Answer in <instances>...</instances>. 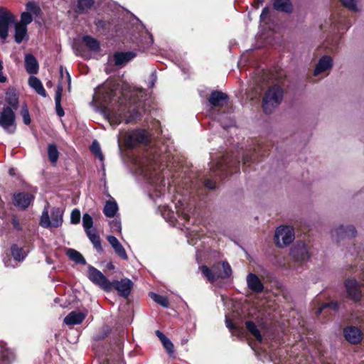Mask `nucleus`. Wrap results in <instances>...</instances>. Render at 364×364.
<instances>
[{
	"label": "nucleus",
	"mask_w": 364,
	"mask_h": 364,
	"mask_svg": "<svg viewBox=\"0 0 364 364\" xmlns=\"http://www.w3.org/2000/svg\"><path fill=\"white\" fill-rule=\"evenodd\" d=\"M153 77H154V80H153V81L151 82V85H153L154 84V81L156 80V76H154V75H153Z\"/></svg>",
	"instance_id": "338daca9"
},
{
	"label": "nucleus",
	"mask_w": 364,
	"mask_h": 364,
	"mask_svg": "<svg viewBox=\"0 0 364 364\" xmlns=\"http://www.w3.org/2000/svg\"><path fill=\"white\" fill-rule=\"evenodd\" d=\"M150 297L158 304L161 305L163 307H168L169 305V302L168 299L166 296L157 294L154 292H151L149 294Z\"/></svg>",
	"instance_id": "58836bf2"
},
{
	"label": "nucleus",
	"mask_w": 364,
	"mask_h": 364,
	"mask_svg": "<svg viewBox=\"0 0 364 364\" xmlns=\"http://www.w3.org/2000/svg\"><path fill=\"white\" fill-rule=\"evenodd\" d=\"M345 286L350 298L355 301H359L361 297V291L358 282L355 279H347Z\"/></svg>",
	"instance_id": "ddd939ff"
},
{
	"label": "nucleus",
	"mask_w": 364,
	"mask_h": 364,
	"mask_svg": "<svg viewBox=\"0 0 364 364\" xmlns=\"http://www.w3.org/2000/svg\"><path fill=\"white\" fill-rule=\"evenodd\" d=\"M48 155L49 160L51 163L55 164L58 161L59 153L57 146L53 144H48Z\"/></svg>",
	"instance_id": "4c0bfd02"
},
{
	"label": "nucleus",
	"mask_w": 364,
	"mask_h": 364,
	"mask_svg": "<svg viewBox=\"0 0 364 364\" xmlns=\"http://www.w3.org/2000/svg\"><path fill=\"white\" fill-rule=\"evenodd\" d=\"M335 233L338 237H353L355 235L356 230L353 225H348L346 227L341 225L335 230Z\"/></svg>",
	"instance_id": "b1692460"
},
{
	"label": "nucleus",
	"mask_w": 364,
	"mask_h": 364,
	"mask_svg": "<svg viewBox=\"0 0 364 364\" xmlns=\"http://www.w3.org/2000/svg\"><path fill=\"white\" fill-rule=\"evenodd\" d=\"M67 255L69 258L77 264H85L86 261L83 256L77 250L74 249H68Z\"/></svg>",
	"instance_id": "473e14b6"
},
{
	"label": "nucleus",
	"mask_w": 364,
	"mask_h": 364,
	"mask_svg": "<svg viewBox=\"0 0 364 364\" xmlns=\"http://www.w3.org/2000/svg\"><path fill=\"white\" fill-rule=\"evenodd\" d=\"M5 100L8 104L7 106L11 107L13 110H16L18 107V97L14 92H7L6 93Z\"/></svg>",
	"instance_id": "2f4dec72"
},
{
	"label": "nucleus",
	"mask_w": 364,
	"mask_h": 364,
	"mask_svg": "<svg viewBox=\"0 0 364 364\" xmlns=\"http://www.w3.org/2000/svg\"><path fill=\"white\" fill-rule=\"evenodd\" d=\"M86 315L80 311H71L66 316L63 322L68 326L77 325L81 323L85 318Z\"/></svg>",
	"instance_id": "aec40b11"
},
{
	"label": "nucleus",
	"mask_w": 364,
	"mask_h": 364,
	"mask_svg": "<svg viewBox=\"0 0 364 364\" xmlns=\"http://www.w3.org/2000/svg\"><path fill=\"white\" fill-rule=\"evenodd\" d=\"M216 268L217 265H214L213 270H212L207 266L203 265L200 267V269L203 276L206 277L210 282H214L220 278L218 272H215Z\"/></svg>",
	"instance_id": "cd10ccee"
},
{
	"label": "nucleus",
	"mask_w": 364,
	"mask_h": 364,
	"mask_svg": "<svg viewBox=\"0 0 364 364\" xmlns=\"http://www.w3.org/2000/svg\"><path fill=\"white\" fill-rule=\"evenodd\" d=\"M136 53L132 51L117 52L113 55L115 65L122 66L135 58Z\"/></svg>",
	"instance_id": "f3484780"
},
{
	"label": "nucleus",
	"mask_w": 364,
	"mask_h": 364,
	"mask_svg": "<svg viewBox=\"0 0 364 364\" xmlns=\"http://www.w3.org/2000/svg\"><path fill=\"white\" fill-rule=\"evenodd\" d=\"M6 81V77L4 75L3 71L0 70V82L4 83Z\"/></svg>",
	"instance_id": "052dcab7"
},
{
	"label": "nucleus",
	"mask_w": 364,
	"mask_h": 364,
	"mask_svg": "<svg viewBox=\"0 0 364 364\" xmlns=\"http://www.w3.org/2000/svg\"><path fill=\"white\" fill-rule=\"evenodd\" d=\"M26 7L27 12H29L30 14L33 13V14L37 15L40 12L39 6L33 1L27 3Z\"/></svg>",
	"instance_id": "de8ad7c7"
},
{
	"label": "nucleus",
	"mask_w": 364,
	"mask_h": 364,
	"mask_svg": "<svg viewBox=\"0 0 364 364\" xmlns=\"http://www.w3.org/2000/svg\"><path fill=\"white\" fill-rule=\"evenodd\" d=\"M111 283L112 287L117 290L119 294L124 297H127L129 295L133 287L132 282L128 278L122 279L120 281L115 280Z\"/></svg>",
	"instance_id": "9b49d317"
},
{
	"label": "nucleus",
	"mask_w": 364,
	"mask_h": 364,
	"mask_svg": "<svg viewBox=\"0 0 364 364\" xmlns=\"http://www.w3.org/2000/svg\"><path fill=\"white\" fill-rule=\"evenodd\" d=\"M114 95L115 91L112 87L103 85L97 87L93 97L97 103L104 107L105 116L112 125L117 126L122 121L126 124L133 123L140 119L145 112L144 103L141 101L136 103H127L124 100H120L117 108L107 107V104L114 100Z\"/></svg>",
	"instance_id": "f257e3e1"
},
{
	"label": "nucleus",
	"mask_w": 364,
	"mask_h": 364,
	"mask_svg": "<svg viewBox=\"0 0 364 364\" xmlns=\"http://www.w3.org/2000/svg\"><path fill=\"white\" fill-rule=\"evenodd\" d=\"M9 173L11 176L14 175V168H10L9 171Z\"/></svg>",
	"instance_id": "e2e57ef3"
},
{
	"label": "nucleus",
	"mask_w": 364,
	"mask_h": 364,
	"mask_svg": "<svg viewBox=\"0 0 364 364\" xmlns=\"http://www.w3.org/2000/svg\"><path fill=\"white\" fill-rule=\"evenodd\" d=\"M136 172L147 181V183L151 186L153 191L155 192V196L150 193L151 197H159L161 196L164 191L165 182L160 174L156 171L152 164L141 165L136 169Z\"/></svg>",
	"instance_id": "f03ea898"
},
{
	"label": "nucleus",
	"mask_w": 364,
	"mask_h": 364,
	"mask_svg": "<svg viewBox=\"0 0 364 364\" xmlns=\"http://www.w3.org/2000/svg\"><path fill=\"white\" fill-rule=\"evenodd\" d=\"M221 265L223 268V272H218V274L220 276V278L225 279L230 277L232 274V269L228 262H223Z\"/></svg>",
	"instance_id": "a19ab883"
},
{
	"label": "nucleus",
	"mask_w": 364,
	"mask_h": 364,
	"mask_svg": "<svg viewBox=\"0 0 364 364\" xmlns=\"http://www.w3.org/2000/svg\"><path fill=\"white\" fill-rule=\"evenodd\" d=\"M291 255L296 262H304L309 257V251L304 242H297L291 250Z\"/></svg>",
	"instance_id": "9d476101"
},
{
	"label": "nucleus",
	"mask_w": 364,
	"mask_h": 364,
	"mask_svg": "<svg viewBox=\"0 0 364 364\" xmlns=\"http://www.w3.org/2000/svg\"><path fill=\"white\" fill-rule=\"evenodd\" d=\"M82 226L85 232L95 229L93 228V220L92 216L88 213H85L82 215Z\"/></svg>",
	"instance_id": "ea45409f"
},
{
	"label": "nucleus",
	"mask_w": 364,
	"mask_h": 364,
	"mask_svg": "<svg viewBox=\"0 0 364 364\" xmlns=\"http://www.w3.org/2000/svg\"><path fill=\"white\" fill-rule=\"evenodd\" d=\"M107 240L109 242V244L112 245V248L117 246L120 242H119L118 239L112 235L107 237Z\"/></svg>",
	"instance_id": "864d4df0"
},
{
	"label": "nucleus",
	"mask_w": 364,
	"mask_h": 364,
	"mask_svg": "<svg viewBox=\"0 0 364 364\" xmlns=\"http://www.w3.org/2000/svg\"><path fill=\"white\" fill-rule=\"evenodd\" d=\"M33 21V18L31 14L29 12H23L21 16V22H19L22 25H26L27 26L28 24L31 23Z\"/></svg>",
	"instance_id": "09e8293b"
},
{
	"label": "nucleus",
	"mask_w": 364,
	"mask_h": 364,
	"mask_svg": "<svg viewBox=\"0 0 364 364\" xmlns=\"http://www.w3.org/2000/svg\"><path fill=\"white\" fill-rule=\"evenodd\" d=\"M11 255L16 261L21 262L26 257V253L23 248L18 247L16 245H13L11 248Z\"/></svg>",
	"instance_id": "c9c22d12"
},
{
	"label": "nucleus",
	"mask_w": 364,
	"mask_h": 364,
	"mask_svg": "<svg viewBox=\"0 0 364 364\" xmlns=\"http://www.w3.org/2000/svg\"><path fill=\"white\" fill-rule=\"evenodd\" d=\"M343 333L346 339L350 343L356 344L362 340L361 331L357 327H347L344 329Z\"/></svg>",
	"instance_id": "dca6fc26"
},
{
	"label": "nucleus",
	"mask_w": 364,
	"mask_h": 364,
	"mask_svg": "<svg viewBox=\"0 0 364 364\" xmlns=\"http://www.w3.org/2000/svg\"><path fill=\"white\" fill-rule=\"evenodd\" d=\"M15 16L10 11L4 7H0V37L5 40L8 37L9 28L14 23Z\"/></svg>",
	"instance_id": "1a4fd4ad"
},
{
	"label": "nucleus",
	"mask_w": 364,
	"mask_h": 364,
	"mask_svg": "<svg viewBox=\"0 0 364 364\" xmlns=\"http://www.w3.org/2000/svg\"><path fill=\"white\" fill-rule=\"evenodd\" d=\"M247 283L248 287L255 292L259 293L263 291L264 286L259 277L252 273H250L247 276Z\"/></svg>",
	"instance_id": "412c9836"
},
{
	"label": "nucleus",
	"mask_w": 364,
	"mask_h": 364,
	"mask_svg": "<svg viewBox=\"0 0 364 364\" xmlns=\"http://www.w3.org/2000/svg\"><path fill=\"white\" fill-rule=\"evenodd\" d=\"M0 127L8 134H14L16 129V114L11 107L4 106L0 111Z\"/></svg>",
	"instance_id": "39448f33"
},
{
	"label": "nucleus",
	"mask_w": 364,
	"mask_h": 364,
	"mask_svg": "<svg viewBox=\"0 0 364 364\" xmlns=\"http://www.w3.org/2000/svg\"><path fill=\"white\" fill-rule=\"evenodd\" d=\"M333 65V61L331 57L328 55L323 56L318 61L315 70L314 75H318L320 73L328 70Z\"/></svg>",
	"instance_id": "4be33fe9"
},
{
	"label": "nucleus",
	"mask_w": 364,
	"mask_h": 364,
	"mask_svg": "<svg viewBox=\"0 0 364 364\" xmlns=\"http://www.w3.org/2000/svg\"><path fill=\"white\" fill-rule=\"evenodd\" d=\"M177 208V214L178 217L181 218V220H184V222L188 221L189 219V216L186 212H185L184 210H181L178 207H176Z\"/></svg>",
	"instance_id": "603ef678"
},
{
	"label": "nucleus",
	"mask_w": 364,
	"mask_h": 364,
	"mask_svg": "<svg viewBox=\"0 0 364 364\" xmlns=\"http://www.w3.org/2000/svg\"><path fill=\"white\" fill-rule=\"evenodd\" d=\"M115 253L122 259L127 260L128 259L126 251L121 243L113 247Z\"/></svg>",
	"instance_id": "a18cd8bd"
},
{
	"label": "nucleus",
	"mask_w": 364,
	"mask_h": 364,
	"mask_svg": "<svg viewBox=\"0 0 364 364\" xmlns=\"http://www.w3.org/2000/svg\"><path fill=\"white\" fill-rule=\"evenodd\" d=\"M360 278L364 282V272L362 273V275L360 276Z\"/></svg>",
	"instance_id": "69168bd1"
},
{
	"label": "nucleus",
	"mask_w": 364,
	"mask_h": 364,
	"mask_svg": "<svg viewBox=\"0 0 364 364\" xmlns=\"http://www.w3.org/2000/svg\"><path fill=\"white\" fill-rule=\"evenodd\" d=\"M191 237V235L188 236V237ZM188 242L191 245H196V242H194V241H193V238H188Z\"/></svg>",
	"instance_id": "680f3d73"
},
{
	"label": "nucleus",
	"mask_w": 364,
	"mask_h": 364,
	"mask_svg": "<svg viewBox=\"0 0 364 364\" xmlns=\"http://www.w3.org/2000/svg\"><path fill=\"white\" fill-rule=\"evenodd\" d=\"M328 307H330L334 311H337L338 309V304L337 302H333V301H331L330 303H325L323 304H322L321 306V307H319L317 311H316V314L317 315H319L322 311Z\"/></svg>",
	"instance_id": "c03bdc74"
},
{
	"label": "nucleus",
	"mask_w": 364,
	"mask_h": 364,
	"mask_svg": "<svg viewBox=\"0 0 364 364\" xmlns=\"http://www.w3.org/2000/svg\"><path fill=\"white\" fill-rule=\"evenodd\" d=\"M358 0H342L343 6L352 11H357L356 2Z\"/></svg>",
	"instance_id": "8fccbe9b"
},
{
	"label": "nucleus",
	"mask_w": 364,
	"mask_h": 364,
	"mask_svg": "<svg viewBox=\"0 0 364 364\" xmlns=\"http://www.w3.org/2000/svg\"><path fill=\"white\" fill-rule=\"evenodd\" d=\"M228 95L221 91H213L208 98V102L212 107H221L227 104Z\"/></svg>",
	"instance_id": "f8f14e48"
},
{
	"label": "nucleus",
	"mask_w": 364,
	"mask_h": 364,
	"mask_svg": "<svg viewBox=\"0 0 364 364\" xmlns=\"http://www.w3.org/2000/svg\"><path fill=\"white\" fill-rule=\"evenodd\" d=\"M89 240L92 243L94 247L98 251L101 252L102 250V247L101 245V240L99 235L97 232L96 229L89 230L85 232Z\"/></svg>",
	"instance_id": "c85d7f7f"
},
{
	"label": "nucleus",
	"mask_w": 364,
	"mask_h": 364,
	"mask_svg": "<svg viewBox=\"0 0 364 364\" xmlns=\"http://www.w3.org/2000/svg\"><path fill=\"white\" fill-rule=\"evenodd\" d=\"M80 211L75 208L73 210L70 214V223L74 225H77L80 222Z\"/></svg>",
	"instance_id": "49530a36"
},
{
	"label": "nucleus",
	"mask_w": 364,
	"mask_h": 364,
	"mask_svg": "<svg viewBox=\"0 0 364 364\" xmlns=\"http://www.w3.org/2000/svg\"><path fill=\"white\" fill-rule=\"evenodd\" d=\"M0 70H3V62L0 60Z\"/></svg>",
	"instance_id": "0e129e2a"
},
{
	"label": "nucleus",
	"mask_w": 364,
	"mask_h": 364,
	"mask_svg": "<svg viewBox=\"0 0 364 364\" xmlns=\"http://www.w3.org/2000/svg\"><path fill=\"white\" fill-rule=\"evenodd\" d=\"M294 230L290 226H280L275 230L274 240L279 247H284L294 240Z\"/></svg>",
	"instance_id": "423d86ee"
},
{
	"label": "nucleus",
	"mask_w": 364,
	"mask_h": 364,
	"mask_svg": "<svg viewBox=\"0 0 364 364\" xmlns=\"http://www.w3.org/2000/svg\"><path fill=\"white\" fill-rule=\"evenodd\" d=\"M284 92L279 85H273L265 92L262 99V108L266 114H271L282 102Z\"/></svg>",
	"instance_id": "7ed1b4c3"
},
{
	"label": "nucleus",
	"mask_w": 364,
	"mask_h": 364,
	"mask_svg": "<svg viewBox=\"0 0 364 364\" xmlns=\"http://www.w3.org/2000/svg\"><path fill=\"white\" fill-rule=\"evenodd\" d=\"M25 69L31 75L37 74L39 70L38 63L32 54H26L24 58Z\"/></svg>",
	"instance_id": "a211bd4d"
},
{
	"label": "nucleus",
	"mask_w": 364,
	"mask_h": 364,
	"mask_svg": "<svg viewBox=\"0 0 364 364\" xmlns=\"http://www.w3.org/2000/svg\"><path fill=\"white\" fill-rule=\"evenodd\" d=\"M11 223L16 230H21V227L19 220H18V218L16 216H14L12 218Z\"/></svg>",
	"instance_id": "5fc2aeb1"
},
{
	"label": "nucleus",
	"mask_w": 364,
	"mask_h": 364,
	"mask_svg": "<svg viewBox=\"0 0 364 364\" xmlns=\"http://www.w3.org/2000/svg\"><path fill=\"white\" fill-rule=\"evenodd\" d=\"M230 165L228 164L227 159H222L211 166L210 170L215 176L220 178H224L228 173H232L230 170Z\"/></svg>",
	"instance_id": "4468645a"
},
{
	"label": "nucleus",
	"mask_w": 364,
	"mask_h": 364,
	"mask_svg": "<svg viewBox=\"0 0 364 364\" xmlns=\"http://www.w3.org/2000/svg\"><path fill=\"white\" fill-rule=\"evenodd\" d=\"M124 142L129 148H133L138 144H146L149 142V134L144 129H136L126 133Z\"/></svg>",
	"instance_id": "6e6552de"
},
{
	"label": "nucleus",
	"mask_w": 364,
	"mask_h": 364,
	"mask_svg": "<svg viewBox=\"0 0 364 364\" xmlns=\"http://www.w3.org/2000/svg\"><path fill=\"white\" fill-rule=\"evenodd\" d=\"M273 6L274 9L282 12L290 13L292 11L290 0H274Z\"/></svg>",
	"instance_id": "bb28decb"
},
{
	"label": "nucleus",
	"mask_w": 364,
	"mask_h": 364,
	"mask_svg": "<svg viewBox=\"0 0 364 364\" xmlns=\"http://www.w3.org/2000/svg\"><path fill=\"white\" fill-rule=\"evenodd\" d=\"M94 4V0H78L77 1V10L79 13H85Z\"/></svg>",
	"instance_id": "e433bc0d"
},
{
	"label": "nucleus",
	"mask_w": 364,
	"mask_h": 364,
	"mask_svg": "<svg viewBox=\"0 0 364 364\" xmlns=\"http://www.w3.org/2000/svg\"><path fill=\"white\" fill-rule=\"evenodd\" d=\"M225 323H226V326L230 331L237 329V327L232 323V321L228 318V316L225 317Z\"/></svg>",
	"instance_id": "6e6d98bb"
},
{
	"label": "nucleus",
	"mask_w": 364,
	"mask_h": 364,
	"mask_svg": "<svg viewBox=\"0 0 364 364\" xmlns=\"http://www.w3.org/2000/svg\"><path fill=\"white\" fill-rule=\"evenodd\" d=\"M15 358L14 352L6 347V344L0 343V364H11Z\"/></svg>",
	"instance_id": "6ab92c4d"
},
{
	"label": "nucleus",
	"mask_w": 364,
	"mask_h": 364,
	"mask_svg": "<svg viewBox=\"0 0 364 364\" xmlns=\"http://www.w3.org/2000/svg\"><path fill=\"white\" fill-rule=\"evenodd\" d=\"M63 92V87L61 85H58L55 92V110L56 113L59 117H63L65 114L64 110L61 107V97Z\"/></svg>",
	"instance_id": "c756f323"
},
{
	"label": "nucleus",
	"mask_w": 364,
	"mask_h": 364,
	"mask_svg": "<svg viewBox=\"0 0 364 364\" xmlns=\"http://www.w3.org/2000/svg\"><path fill=\"white\" fill-rule=\"evenodd\" d=\"M4 264H5V265H6V266H7V267H9V264L7 263V262H6L5 259H4Z\"/></svg>",
	"instance_id": "774afa93"
},
{
	"label": "nucleus",
	"mask_w": 364,
	"mask_h": 364,
	"mask_svg": "<svg viewBox=\"0 0 364 364\" xmlns=\"http://www.w3.org/2000/svg\"><path fill=\"white\" fill-rule=\"evenodd\" d=\"M245 326L250 333L259 341L261 342L262 341V336L260 333V331L257 328V326L254 322L248 321L245 322Z\"/></svg>",
	"instance_id": "72a5a7b5"
},
{
	"label": "nucleus",
	"mask_w": 364,
	"mask_h": 364,
	"mask_svg": "<svg viewBox=\"0 0 364 364\" xmlns=\"http://www.w3.org/2000/svg\"><path fill=\"white\" fill-rule=\"evenodd\" d=\"M27 37V26L20 23L15 24L14 39L17 43H21Z\"/></svg>",
	"instance_id": "393cba45"
},
{
	"label": "nucleus",
	"mask_w": 364,
	"mask_h": 364,
	"mask_svg": "<svg viewBox=\"0 0 364 364\" xmlns=\"http://www.w3.org/2000/svg\"><path fill=\"white\" fill-rule=\"evenodd\" d=\"M33 199V195L28 193H18L14 196V205L22 209L27 208Z\"/></svg>",
	"instance_id": "2eb2a0df"
},
{
	"label": "nucleus",
	"mask_w": 364,
	"mask_h": 364,
	"mask_svg": "<svg viewBox=\"0 0 364 364\" xmlns=\"http://www.w3.org/2000/svg\"><path fill=\"white\" fill-rule=\"evenodd\" d=\"M28 85L40 95L46 97V92L41 80L35 76H30L28 78Z\"/></svg>",
	"instance_id": "5701e85b"
},
{
	"label": "nucleus",
	"mask_w": 364,
	"mask_h": 364,
	"mask_svg": "<svg viewBox=\"0 0 364 364\" xmlns=\"http://www.w3.org/2000/svg\"><path fill=\"white\" fill-rule=\"evenodd\" d=\"M205 186L209 189H215V183L211 180H206L205 182Z\"/></svg>",
	"instance_id": "4d7b16f0"
},
{
	"label": "nucleus",
	"mask_w": 364,
	"mask_h": 364,
	"mask_svg": "<svg viewBox=\"0 0 364 364\" xmlns=\"http://www.w3.org/2000/svg\"><path fill=\"white\" fill-rule=\"evenodd\" d=\"M156 335L158 336L159 340L161 341L163 346L166 350L168 353L170 355H173L174 353V346L172 342L170 341V339L166 337L162 332L160 331H156Z\"/></svg>",
	"instance_id": "a878e982"
},
{
	"label": "nucleus",
	"mask_w": 364,
	"mask_h": 364,
	"mask_svg": "<svg viewBox=\"0 0 364 364\" xmlns=\"http://www.w3.org/2000/svg\"><path fill=\"white\" fill-rule=\"evenodd\" d=\"M87 277L93 284L98 286L104 291H110L112 290V283L95 267L92 266L88 267Z\"/></svg>",
	"instance_id": "0eeeda50"
},
{
	"label": "nucleus",
	"mask_w": 364,
	"mask_h": 364,
	"mask_svg": "<svg viewBox=\"0 0 364 364\" xmlns=\"http://www.w3.org/2000/svg\"><path fill=\"white\" fill-rule=\"evenodd\" d=\"M90 149L92 151V152L101 161L103 160V155L101 152V149H100V146L99 144V143L95 140L91 146H90Z\"/></svg>",
	"instance_id": "79ce46f5"
},
{
	"label": "nucleus",
	"mask_w": 364,
	"mask_h": 364,
	"mask_svg": "<svg viewBox=\"0 0 364 364\" xmlns=\"http://www.w3.org/2000/svg\"><path fill=\"white\" fill-rule=\"evenodd\" d=\"M82 41L92 51H98L100 50L99 42L92 36H85L82 38Z\"/></svg>",
	"instance_id": "f704fd0d"
},
{
	"label": "nucleus",
	"mask_w": 364,
	"mask_h": 364,
	"mask_svg": "<svg viewBox=\"0 0 364 364\" xmlns=\"http://www.w3.org/2000/svg\"><path fill=\"white\" fill-rule=\"evenodd\" d=\"M21 115L23 117V121L25 124L28 125L31 124V120L28 107L26 104H24L21 107Z\"/></svg>",
	"instance_id": "37998d69"
},
{
	"label": "nucleus",
	"mask_w": 364,
	"mask_h": 364,
	"mask_svg": "<svg viewBox=\"0 0 364 364\" xmlns=\"http://www.w3.org/2000/svg\"><path fill=\"white\" fill-rule=\"evenodd\" d=\"M110 228L113 232H120L122 230L121 222L117 219L113 220L110 223Z\"/></svg>",
	"instance_id": "3c124183"
},
{
	"label": "nucleus",
	"mask_w": 364,
	"mask_h": 364,
	"mask_svg": "<svg viewBox=\"0 0 364 364\" xmlns=\"http://www.w3.org/2000/svg\"><path fill=\"white\" fill-rule=\"evenodd\" d=\"M63 222V211L60 208H53L51 210V218L49 217L48 207L46 206L42 212L40 225L44 228H59Z\"/></svg>",
	"instance_id": "20e7f679"
},
{
	"label": "nucleus",
	"mask_w": 364,
	"mask_h": 364,
	"mask_svg": "<svg viewBox=\"0 0 364 364\" xmlns=\"http://www.w3.org/2000/svg\"><path fill=\"white\" fill-rule=\"evenodd\" d=\"M254 157H255L254 156H247V155L244 156V157H243V164L245 165L248 162H250V161L255 160Z\"/></svg>",
	"instance_id": "13d9d810"
},
{
	"label": "nucleus",
	"mask_w": 364,
	"mask_h": 364,
	"mask_svg": "<svg viewBox=\"0 0 364 364\" xmlns=\"http://www.w3.org/2000/svg\"><path fill=\"white\" fill-rule=\"evenodd\" d=\"M117 210L118 206L116 201L109 200L106 202L103 209V213L105 216L112 218L115 215Z\"/></svg>",
	"instance_id": "7c9ffc66"
},
{
	"label": "nucleus",
	"mask_w": 364,
	"mask_h": 364,
	"mask_svg": "<svg viewBox=\"0 0 364 364\" xmlns=\"http://www.w3.org/2000/svg\"><path fill=\"white\" fill-rule=\"evenodd\" d=\"M269 14V9L267 7H265L262 9V14L260 15V18L262 20H264Z\"/></svg>",
	"instance_id": "bf43d9fd"
}]
</instances>
